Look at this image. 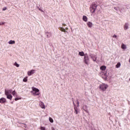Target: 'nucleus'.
<instances>
[{
  "mask_svg": "<svg viewBox=\"0 0 130 130\" xmlns=\"http://www.w3.org/2000/svg\"><path fill=\"white\" fill-rule=\"evenodd\" d=\"M107 87H108L107 84H102L100 85V88L101 90H102L103 91H105L106 89H107Z\"/></svg>",
  "mask_w": 130,
  "mask_h": 130,
  "instance_id": "nucleus-3",
  "label": "nucleus"
},
{
  "mask_svg": "<svg viewBox=\"0 0 130 130\" xmlns=\"http://www.w3.org/2000/svg\"><path fill=\"white\" fill-rule=\"evenodd\" d=\"M116 68H119L120 67V63H118L117 65L116 66Z\"/></svg>",
  "mask_w": 130,
  "mask_h": 130,
  "instance_id": "nucleus-15",
  "label": "nucleus"
},
{
  "mask_svg": "<svg viewBox=\"0 0 130 130\" xmlns=\"http://www.w3.org/2000/svg\"><path fill=\"white\" fill-rule=\"evenodd\" d=\"M9 44H15V41H10L9 42Z\"/></svg>",
  "mask_w": 130,
  "mask_h": 130,
  "instance_id": "nucleus-12",
  "label": "nucleus"
},
{
  "mask_svg": "<svg viewBox=\"0 0 130 130\" xmlns=\"http://www.w3.org/2000/svg\"><path fill=\"white\" fill-rule=\"evenodd\" d=\"M6 102V99L2 98L0 99V103H5Z\"/></svg>",
  "mask_w": 130,
  "mask_h": 130,
  "instance_id": "nucleus-5",
  "label": "nucleus"
},
{
  "mask_svg": "<svg viewBox=\"0 0 130 130\" xmlns=\"http://www.w3.org/2000/svg\"><path fill=\"white\" fill-rule=\"evenodd\" d=\"M27 77L24 78L23 79V81L24 82H27V81H28V80L27 79Z\"/></svg>",
  "mask_w": 130,
  "mask_h": 130,
  "instance_id": "nucleus-16",
  "label": "nucleus"
},
{
  "mask_svg": "<svg viewBox=\"0 0 130 130\" xmlns=\"http://www.w3.org/2000/svg\"><path fill=\"white\" fill-rule=\"evenodd\" d=\"M121 48H122V49H125L126 48V47L124 44H123L121 46Z\"/></svg>",
  "mask_w": 130,
  "mask_h": 130,
  "instance_id": "nucleus-13",
  "label": "nucleus"
},
{
  "mask_svg": "<svg viewBox=\"0 0 130 130\" xmlns=\"http://www.w3.org/2000/svg\"><path fill=\"white\" fill-rule=\"evenodd\" d=\"M34 70H31L30 71H28L27 74L28 75V76H31V75H33V74H34Z\"/></svg>",
  "mask_w": 130,
  "mask_h": 130,
  "instance_id": "nucleus-6",
  "label": "nucleus"
},
{
  "mask_svg": "<svg viewBox=\"0 0 130 130\" xmlns=\"http://www.w3.org/2000/svg\"><path fill=\"white\" fill-rule=\"evenodd\" d=\"M127 28H128V26H127V25H125V26H124V29H125V30H126V29H127Z\"/></svg>",
  "mask_w": 130,
  "mask_h": 130,
  "instance_id": "nucleus-19",
  "label": "nucleus"
},
{
  "mask_svg": "<svg viewBox=\"0 0 130 130\" xmlns=\"http://www.w3.org/2000/svg\"><path fill=\"white\" fill-rule=\"evenodd\" d=\"M83 21H84L85 22H87V21H88V18H87V16H83Z\"/></svg>",
  "mask_w": 130,
  "mask_h": 130,
  "instance_id": "nucleus-9",
  "label": "nucleus"
},
{
  "mask_svg": "<svg viewBox=\"0 0 130 130\" xmlns=\"http://www.w3.org/2000/svg\"><path fill=\"white\" fill-rule=\"evenodd\" d=\"M95 11H96V7L95 6H92L90 8V12L91 13H95Z\"/></svg>",
  "mask_w": 130,
  "mask_h": 130,
  "instance_id": "nucleus-4",
  "label": "nucleus"
},
{
  "mask_svg": "<svg viewBox=\"0 0 130 130\" xmlns=\"http://www.w3.org/2000/svg\"><path fill=\"white\" fill-rule=\"evenodd\" d=\"M15 66H16V67H17V68H19V64L17 63V62L15 63Z\"/></svg>",
  "mask_w": 130,
  "mask_h": 130,
  "instance_id": "nucleus-20",
  "label": "nucleus"
},
{
  "mask_svg": "<svg viewBox=\"0 0 130 130\" xmlns=\"http://www.w3.org/2000/svg\"><path fill=\"white\" fill-rule=\"evenodd\" d=\"M79 55H80V56H84L85 54L84 53V52H80Z\"/></svg>",
  "mask_w": 130,
  "mask_h": 130,
  "instance_id": "nucleus-11",
  "label": "nucleus"
},
{
  "mask_svg": "<svg viewBox=\"0 0 130 130\" xmlns=\"http://www.w3.org/2000/svg\"><path fill=\"white\" fill-rule=\"evenodd\" d=\"M32 91H31V93L34 96H37L40 94L39 92V89L38 88H36L35 87H32Z\"/></svg>",
  "mask_w": 130,
  "mask_h": 130,
  "instance_id": "nucleus-1",
  "label": "nucleus"
},
{
  "mask_svg": "<svg viewBox=\"0 0 130 130\" xmlns=\"http://www.w3.org/2000/svg\"><path fill=\"white\" fill-rule=\"evenodd\" d=\"M87 25H88V27H89V28H91V27H92V26H93V23H92V22H87Z\"/></svg>",
  "mask_w": 130,
  "mask_h": 130,
  "instance_id": "nucleus-8",
  "label": "nucleus"
},
{
  "mask_svg": "<svg viewBox=\"0 0 130 130\" xmlns=\"http://www.w3.org/2000/svg\"><path fill=\"white\" fill-rule=\"evenodd\" d=\"M61 31H63V32H64V31H66V29L61 28Z\"/></svg>",
  "mask_w": 130,
  "mask_h": 130,
  "instance_id": "nucleus-22",
  "label": "nucleus"
},
{
  "mask_svg": "<svg viewBox=\"0 0 130 130\" xmlns=\"http://www.w3.org/2000/svg\"><path fill=\"white\" fill-rule=\"evenodd\" d=\"M21 100V98H20L15 99V101H17V100Z\"/></svg>",
  "mask_w": 130,
  "mask_h": 130,
  "instance_id": "nucleus-18",
  "label": "nucleus"
},
{
  "mask_svg": "<svg viewBox=\"0 0 130 130\" xmlns=\"http://www.w3.org/2000/svg\"><path fill=\"white\" fill-rule=\"evenodd\" d=\"M113 37L116 38V36L114 35V36H113Z\"/></svg>",
  "mask_w": 130,
  "mask_h": 130,
  "instance_id": "nucleus-25",
  "label": "nucleus"
},
{
  "mask_svg": "<svg viewBox=\"0 0 130 130\" xmlns=\"http://www.w3.org/2000/svg\"><path fill=\"white\" fill-rule=\"evenodd\" d=\"M77 104L78 105H79V102H77Z\"/></svg>",
  "mask_w": 130,
  "mask_h": 130,
  "instance_id": "nucleus-26",
  "label": "nucleus"
},
{
  "mask_svg": "<svg viewBox=\"0 0 130 130\" xmlns=\"http://www.w3.org/2000/svg\"><path fill=\"white\" fill-rule=\"evenodd\" d=\"M85 63H86V64H88V62H87V61H86V60H85Z\"/></svg>",
  "mask_w": 130,
  "mask_h": 130,
  "instance_id": "nucleus-24",
  "label": "nucleus"
},
{
  "mask_svg": "<svg viewBox=\"0 0 130 130\" xmlns=\"http://www.w3.org/2000/svg\"><path fill=\"white\" fill-rule=\"evenodd\" d=\"M41 107L42 108H45V106H44V104H41Z\"/></svg>",
  "mask_w": 130,
  "mask_h": 130,
  "instance_id": "nucleus-17",
  "label": "nucleus"
},
{
  "mask_svg": "<svg viewBox=\"0 0 130 130\" xmlns=\"http://www.w3.org/2000/svg\"><path fill=\"white\" fill-rule=\"evenodd\" d=\"M41 129H42V130H45V127H41Z\"/></svg>",
  "mask_w": 130,
  "mask_h": 130,
  "instance_id": "nucleus-21",
  "label": "nucleus"
},
{
  "mask_svg": "<svg viewBox=\"0 0 130 130\" xmlns=\"http://www.w3.org/2000/svg\"><path fill=\"white\" fill-rule=\"evenodd\" d=\"M12 95H13V96H17V92H16V90H14L12 92Z\"/></svg>",
  "mask_w": 130,
  "mask_h": 130,
  "instance_id": "nucleus-10",
  "label": "nucleus"
},
{
  "mask_svg": "<svg viewBox=\"0 0 130 130\" xmlns=\"http://www.w3.org/2000/svg\"><path fill=\"white\" fill-rule=\"evenodd\" d=\"M100 69L102 71H105L106 70V67L105 66H103L101 67Z\"/></svg>",
  "mask_w": 130,
  "mask_h": 130,
  "instance_id": "nucleus-7",
  "label": "nucleus"
},
{
  "mask_svg": "<svg viewBox=\"0 0 130 130\" xmlns=\"http://www.w3.org/2000/svg\"><path fill=\"white\" fill-rule=\"evenodd\" d=\"M49 121L50 122H53V119H52V118H51V117H49Z\"/></svg>",
  "mask_w": 130,
  "mask_h": 130,
  "instance_id": "nucleus-14",
  "label": "nucleus"
},
{
  "mask_svg": "<svg viewBox=\"0 0 130 130\" xmlns=\"http://www.w3.org/2000/svg\"><path fill=\"white\" fill-rule=\"evenodd\" d=\"M7 10V8H4L3 9V11H6Z\"/></svg>",
  "mask_w": 130,
  "mask_h": 130,
  "instance_id": "nucleus-23",
  "label": "nucleus"
},
{
  "mask_svg": "<svg viewBox=\"0 0 130 130\" xmlns=\"http://www.w3.org/2000/svg\"><path fill=\"white\" fill-rule=\"evenodd\" d=\"M11 93V90H6L5 91V95L7 96V98L8 99H10V100H12L13 96H12V94Z\"/></svg>",
  "mask_w": 130,
  "mask_h": 130,
  "instance_id": "nucleus-2",
  "label": "nucleus"
}]
</instances>
